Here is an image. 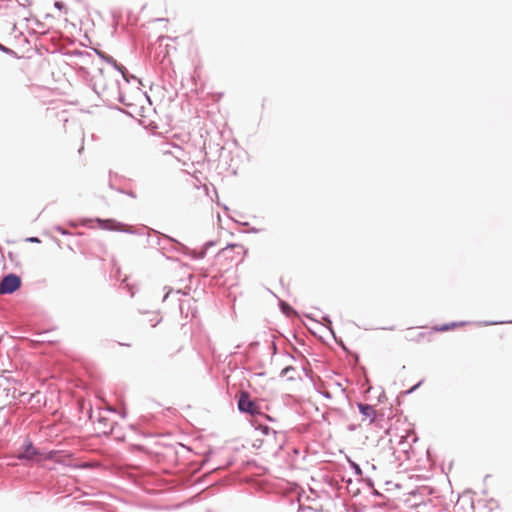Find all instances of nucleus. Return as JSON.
Here are the masks:
<instances>
[{
	"mask_svg": "<svg viewBox=\"0 0 512 512\" xmlns=\"http://www.w3.org/2000/svg\"><path fill=\"white\" fill-rule=\"evenodd\" d=\"M245 255V251L241 245H229L219 251L216 256V262L220 268L229 270L233 265L240 263Z\"/></svg>",
	"mask_w": 512,
	"mask_h": 512,
	"instance_id": "obj_1",
	"label": "nucleus"
},
{
	"mask_svg": "<svg viewBox=\"0 0 512 512\" xmlns=\"http://www.w3.org/2000/svg\"><path fill=\"white\" fill-rule=\"evenodd\" d=\"M21 284V280L18 276L14 274H9L3 278L0 282V293L1 294H10L15 292Z\"/></svg>",
	"mask_w": 512,
	"mask_h": 512,
	"instance_id": "obj_2",
	"label": "nucleus"
},
{
	"mask_svg": "<svg viewBox=\"0 0 512 512\" xmlns=\"http://www.w3.org/2000/svg\"><path fill=\"white\" fill-rule=\"evenodd\" d=\"M238 408L242 412L250 413L251 415L259 414V407L250 399L247 392H241L238 400Z\"/></svg>",
	"mask_w": 512,
	"mask_h": 512,
	"instance_id": "obj_3",
	"label": "nucleus"
},
{
	"mask_svg": "<svg viewBox=\"0 0 512 512\" xmlns=\"http://www.w3.org/2000/svg\"><path fill=\"white\" fill-rule=\"evenodd\" d=\"M102 229L113 231H126V226L114 219H97L96 220Z\"/></svg>",
	"mask_w": 512,
	"mask_h": 512,
	"instance_id": "obj_4",
	"label": "nucleus"
},
{
	"mask_svg": "<svg viewBox=\"0 0 512 512\" xmlns=\"http://www.w3.org/2000/svg\"><path fill=\"white\" fill-rule=\"evenodd\" d=\"M360 413L364 416V419H369L370 422L374 421L376 417L375 409L368 404H358Z\"/></svg>",
	"mask_w": 512,
	"mask_h": 512,
	"instance_id": "obj_5",
	"label": "nucleus"
},
{
	"mask_svg": "<svg viewBox=\"0 0 512 512\" xmlns=\"http://www.w3.org/2000/svg\"><path fill=\"white\" fill-rule=\"evenodd\" d=\"M464 325L463 322H460V323H456V322H452L450 324H445V325H442V326H437L434 328L435 331H448L450 329H454V328H457V327H460Z\"/></svg>",
	"mask_w": 512,
	"mask_h": 512,
	"instance_id": "obj_6",
	"label": "nucleus"
},
{
	"mask_svg": "<svg viewBox=\"0 0 512 512\" xmlns=\"http://www.w3.org/2000/svg\"><path fill=\"white\" fill-rule=\"evenodd\" d=\"M258 430L264 435V436H267V437H276L277 435V432L272 430L270 427L268 426H263V425H259L258 427Z\"/></svg>",
	"mask_w": 512,
	"mask_h": 512,
	"instance_id": "obj_7",
	"label": "nucleus"
},
{
	"mask_svg": "<svg viewBox=\"0 0 512 512\" xmlns=\"http://www.w3.org/2000/svg\"><path fill=\"white\" fill-rule=\"evenodd\" d=\"M36 454V450L35 448L30 444L27 446L25 452L23 455H21L20 457H24V458H27V459H31L34 457V455Z\"/></svg>",
	"mask_w": 512,
	"mask_h": 512,
	"instance_id": "obj_8",
	"label": "nucleus"
},
{
	"mask_svg": "<svg viewBox=\"0 0 512 512\" xmlns=\"http://www.w3.org/2000/svg\"><path fill=\"white\" fill-rule=\"evenodd\" d=\"M54 6H55L57 9H59V10H63V9H65V4H64L63 2H61V1H56V2H55V4H54Z\"/></svg>",
	"mask_w": 512,
	"mask_h": 512,
	"instance_id": "obj_9",
	"label": "nucleus"
},
{
	"mask_svg": "<svg viewBox=\"0 0 512 512\" xmlns=\"http://www.w3.org/2000/svg\"><path fill=\"white\" fill-rule=\"evenodd\" d=\"M423 337H424V334H423V333H418V334L416 335V337H412V336H411V337H406V338H407L408 340H415V339H416V340H419L420 338H423Z\"/></svg>",
	"mask_w": 512,
	"mask_h": 512,
	"instance_id": "obj_10",
	"label": "nucleus"
},
{
	"mask_svg": "<svg viewBox=\"0 0 512 512\" xmlns=\"http://www.w3.org/2000/svg\"><path fill=\"white\" fill-rule=\"evenodd\" d=\"M293 370L292 367H286L285 369L282 370V374L283 375H286L289 371Z\"/></svg>",
	"mask_w": 512,
	"mask_h": 512,
	"instance_id": "obj_11",
	"label": "nucleus"
},
{
	"mask_svg": "<svg viewBox=\"0 0 512 512\" xmlns=\"http://www.w3.org/2000/svg\"><path fill=\"white\" fill-rule=\"evenodd\" d=\"M29 241L31 242H40V240L37 238V237H32V238H29Z\"/></svg>",
	"mask_w": 512,
	"mask_h": 512,
	"instance_id": "obj_12",
	"label": "nucleus"
}]
</instances>
